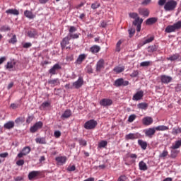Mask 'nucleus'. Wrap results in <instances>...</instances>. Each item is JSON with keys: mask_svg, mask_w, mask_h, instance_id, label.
<instances>
[{"mask_svg": "<svg viewBox=\"0 0 181 181\" xmlns=\"http://www.w3.org/2000/svg\"><path fill=\"white\" fill-rule=\"evenodd\" d=\"M143 16H149V10L148 9H144L140 12Z\"/></svg>", "mask_w": 181, "mask_h": 181, "instance_id": "nucleus-44", "label": "nucleus"}, {"mask_svg": "<svg viewBox=\"0 0 181 181\" xmlns=\"http://www.w3.org/2000/svg\"><path fill=\"white\" fill-rule=\"evenodd\" d=\"M16 63L15 62H8L6 64V69H13V66H15Z\"/></svg>", "mask_w": 181, "mask_h": 181, "instance_id": "nucleus-45", "label": "nucleus"}, {"mask_svg": "<svg viewBox=\"0 0 181 181\" xmlns=\"http://www.w3.org/2000/svg\"><path fill=\"white\" fill-rule=\"evenodd\" d=\"M1 30H3L4 32H6L8 30H11V28L8 25H4L1 27Z\"/></svg>", "mask_w": 181, "mask_h": 181, "instance_id": "nucleus-61", "label": "nucleus"}, {"mask_svg": "<svg viewBox=\"0 0 181 181\" xmlns=\"http://www.w3.org/2000/svg\"><path fill=\"white\" fill-rule=\"evenodd\" d=\"M68 36L70 39H78V34L69 33Z\"/></svg>", "mask_w": 181, "mask_h": 181, "instance_id": "nucleus-47", "label": "nucleus"}, {"mask_svg": "<svg viewBox=\"0 0 181 181\" xmlns=\"http://www.w3.org/2000/svg\"><path fill=\"white\" fill-rule=\"evenodd\" d=\"M23 47H24V49H29V47H32V43L30 42H25Z\"/></svg>", "mask_w": 181, "mask_h": 181, "instance_id": "nucleus-52", "label": "nucleus"}, {"mask_svg": "<svg viewBox=\"0 0 181 181\" xmlns=\"http://www.w3.org/2000/svg\"><path fill=\"white\" fill-rule=\"evenodd\" d=\"M128 84H129V81H124V78H122L117 79L114 83V86L115 87H121V86L125 87L128 86Z\"/></svg>", "mask_w": 181, "mask_h": 181, "instance_id": "nucleus-4", "label": "nucleus"}, {"mask_svg": "<svg viewBox=\"0 0 181 181\" xmlns=\"http://www.w3.org/2000/svg\"><path fill=\"white\" fill-rule=\"evenodd\" d=\"M103 69H104V59H101L97 62L96 71L100 73Z\"/></svg>", "mask_w": 181, "mask_h": 181, "instance_id": "nucleus-13", "label": "nucleus"}, {"mask_svg": "<svg viewBox=\"0 0 181 181\" xmlns=\"http://www.w3.org/2000/svg\"><path fill=\"white\" fill-rule=\"evenodd\" d=\"M100 105L103 107H110V105H112V100L107 98L102 99L100 101Z\"/></svg>", "mask_w": 181, "mask_h": 181, "instance_id": "nucleus-8", "label": "nucleus"}, {"mask_svg": "<svg viewBox=\"0 0 181 181\" xmlns=\"http://www.w3.org/2000/svg\"><path fill=\"white\" fill-rule=\"evenodd\" d=\"M169 127L165 125H160L156 127V131H168Z\"/></svg>", "mask_w": 181, "mask_h": 181, "instance_id": "nucleus-33", "label": "nucleus"}, {"mask_svg": "<svg viewBox=\"0 0 181 181\" xmlns=\"http://www.w3.org/2000/svg\"><path fill=\"white\" fill-rule=\"evenodd\" d=\"M121 45H122V41L119 40L116 44V52H121Z\"/></svg>", "mask_w": 181, "mask_h": 181, "instance_id": "nucleus-37", "label": "nucleus"}, {"mask_svg": "<svg viewBox=\"0 0 181 181\" xmlns=\"http://www.w3.org/2000/svg\"><path fill=\"white\" fill-rule=\"evenodd\" d=\"M48 84H51V86H59L60 81H59V78L52 79L48 81Z\"/></svg>", "mask_w": 181, "mask_h": 181, "instance_id": "nucleus-26", "label": "nucleus"}, {"mask_svg": "<svg viewBox=\"0 0 181 181\" xmlns=\"http://www.w3.org/2000/svg\"><path fill=\"white\" fill-rule=\"evenodd\" d=\"M127 179H128L127 177V176H125V175H120L119 177V178L117 179V181H126L127 180Z\"/></svg>", "mask_w": 181, "mask_h": 181, "instance_id": "nucleus-50", "label": "nucleus"}, {"mask_svg": "<svg viewBox=\"0 0 181 181\" xmlns=\"http://www.w3.org/2000/svg\"><path fill=\"white\" fill-rule=\"evenodd\" d=\"M129 16L132 19H135L134 21H133V25L136 26L137 32H141V25H142V22H144V19L139 18L136 13H130Z\"/></svg>", "mask_w": 181, "mask_h": 181, "instance_id": "nucleus-1", "label": "nucleus"}, {"mask_svg": "<svg viewBox=\"0 0 181 181\" xmlns=\"http://www.w3.org/2000/svg\"><path fill=\"white\" fill-rule=\"evenodd\" d=\"M140 170H148V165L144 161H140L139 163Z\"/></svg>", "mask_w": 181, "mask_h": 181, "instance_id": "nucleus-25", "label": "nucleus"}, {"mask_svg": "<svg viewBox=\"0 0 181 181\" xmlns=\"http://www.w3.org/2000/svg\"><path fill=\"white\" fill-rule=\"evenodd\" d=\"M124 70H125L124 66H117L114 69V71H115V73H122Z\"/></svg>", "mask_w": 181, "mask_h": 181, "instance_id": "nucleus-34", "label": "nucleus"}, {"mask_svg": "<svg viewBox=\"0 0 181 181\" xmlns=\"http://www.w3.org/2000/svg\"><path fill=\"white\" fill-rule=\"evenodd\" d=\"M179 29H181V21H178L174 23L173 25H168L165 30V32H166V33H172V32L179 30Z\"/></svg>", "mask_w": 181, "mask_h": 181, "instance_id": "nucleus-3", "label": "nucleus"}, {"mask_svg": "<svg viewBox=\"0 0 181 181\" xmlns=\"http://www.w3.org/2000/svg\"><path fill=\"white\" fill-rule=\"evenodd\" d=\"M16 165L18 166H23V165H25V160H19L16 162Z\"/></svg>", "mask_w": 181, "mask_h": 181, "instance_id": "nucleus-53", "label": "nucleus"}, {"mask_svg": "<svg viewBox=\"0 0 181 181\" xmlns=\"http://www.w3.org/2000/svg\"><path fill=\"white\" fill-rule=\"evenodd\" d=\"M16 42H18V40L16 39V35H13L11 39L9 40L8 43H12L13 45H15V43H16Z\"/></svg>", "mask_w": 181, "mask_h": 181, "instance_id": "nucleus-41", "label": "nucleus"}, {"mask_svg": "<svg viewBox=\"0 0 181 181\" xmlns=\"http://www.w3.org/2000/svg\"><path fill=\"white\" fill-rule=\"evenodd\" d=\"M61 69H62V66H60L59 64H56L49 70V74H52V75L57 74V71L58 70H60Z\"/></svg>", "mask_w": 181, "mask_h": 181, "instance_id": "nucleus-11", "label": "nucleus"}, {"mask_svg": "<svg viewBox=\"0 0 181 181\" xmlns=\"http://www.w3.org/2000/svg\"><path fill=\"white\" fill-rule=\"evenodd\" d=\"M129 35L130 37H132V35H135V29L134 28L129 29Z\"/></svg>", "mask_w": 181, "mask_h": 181, "instance_id": "nucleus-51", "label": "nucleus"}, {"mask_svg": "<svg viewBox=\"0 0 181 181\" xmlns=\"http://www.w3.org/2000/svg\"><path fill=\"white\" fill-rule=\"evenodd\" d=\"M125 139L127 141H129V139H132V140L138 139V134H134V133H130L125 136Z\"/></svg>", "mask_w": 181, "mask_h": 181, "instance_id": "nucleus-20", "label": "nucleus"}, {"mask_svg": "<svg viewBox=\"0 0 181 181\" xmlns=\"http://www.w3.org/2000/svg\"><path fill=\"white\" fill-rule=\"evenodd\" d=\"M6 13H9L10 15H19V11L16 9H8L6 11Z\"/></svg>", "mask_w": 181, "mask_h": 181, "instance_id": "nucleus-32", "label": "nucleus"}, {"mask_svg": "<svg viewBox=\"0 0 181 181\" xmlns=\"http://www.w3.org/2000/svg\"><path fill=\"white\" fill-rule=\"evenodd\" d=\"M50 105V103L49 102H44L42 105L41 107L42 108H47V107H49Z\"/></svg>", "mask_w": 181, "mask_h": 181, "instance_id": "nucleus-57", "label": "nucleus"}, {"mask_svg": "<svg viewBox=\"0 0 181 181\" xmlns=\"http://www.w3.org/2000/svg\"><path fill=\"white\" fill-rule=\"evenodd\" d=\"M156 132V129L155 127L149 128L148 129L145 130V135L148 138H152L155 133Z\"/></svg>", "mask_w": 181, "mask_h": 181, "instance_id": "nucleus-10", "label": "nucleus"}, {"mask_svg": "<svg viewBox=\"0 0 181 181\" xmlns=\"http://www.w3.org/2000/svg\"><path fill=\"white\" fill-rule=\"evenodd\" d=\"M67 170H69V172H74V170H76V165L68 167Z\"/></svg>", "mask_w": 181, "mask_h": 181, "instance_id": "nucleus-59", "label": "nucleus"}, {"mask_svg": "<svg viewBox=\"0 0 181 181\" xmlns=\"http://www.w3.org/2000/svg\"><path fill=\"white\" fill-rule=\"evenodd\" d=\"M160 78L161 83H163L164 84H168V83L172 81V77L168 76L166 75L161 76Z\"/></svg>", "mask_w": 181, "mask_h": 181, "instance_id": "nucleus-15", "label": "nucleus"}, {"mask_svg": "<svg viewBox=\"0 0 181 181\" xmlns=\"http://www.w3.org/2000/svg\"><path fill=\"white\" fill-rule=\"evenodd\" d=\"M33 121V116H28L27 119H26V122L28 124H30V122Z\"/></svg>", "mask_w": 181, "mask_h": 181, "instance_id": "nucleus-62", "label": "nucleus"}, {"mask_svg": "<svg viewBox=\"0 0 181 181\" xmlns=\"http://www.w3.org/2000/svg\"><path fill=\"white\" fill-rule=\"evenodd\" d=\"M155 39L154 37H151L150 38L146 39V40L144 41L143 45H146L147 43H151Z\"/></svg>", "mask_w": 181, "mask_h": 181, "instance_id": "nucleus-46", "label": "nucleus"}, {"mask_svg": "<svg viewBox=\"0 0 181 181\" xmlns=\"http://www.w3.org/2000/svg\"><path fill=\"white\" fill-rule=\"evenodd\" d=\"M86 59H87V54H81L78 57V58L76 61V63L77 64H81V63H83V62H84V60H86Z\"/></svg>", "mask_w": 181, "mask_h": 181, "instance_id": "nucleus-14", "label": "nucleus"}, {"mask_svg": "<svg viewBox=\"0 0 181 181\" xmlns=\"http://www.w3.org/2000/svg\"><path fill=\"white\" fill-rule=\"evenodd\" d=\"M90 50L92 53H98V52L101 50V47H100L98 45H93L90 47Z\"/></svg>", "mask_w": 181, "mask_h": 181, "instance_id": "nucleus-27", "label": "nucleus"}, {"mask_svg": "<svg viewBox=\"0 0 181 181\" xmlns=\"http://www.w3.org/2000/svg\"><path fill=\"white\" fill-rule=\"evenodd\" d=\"M142 97H144V91L139 90L134 95L133 100L134 101H139V100H142Z\"/></svg>", "mask_w": 181, "mask_h": 181, "instance_id": "nucleus-12", "label": "nucleus"}, {"mask_svg": "<svg viewBox=\"0 0 181 181\" xmlns=\"http://www.w3.org/2000/svg\"><path fill=\"white\" fill-rule=\"evenodd\" d=\"M28 37L36 38L39 36V34L36 30L33 29L28 32Z\"/></svg>", "mask_w": 181, "mask_h": 181, "instance_id": "nucleus-16", "label": "nucleus"}, {"mask_svg": "<svg viewBox=\"0 0 181 181\" xmlns=\"http://www.w3.org/2000/svg\"><path fill=\"white\" fill-rule=\"evenodd\" d=\"M35 142H37V144H42V145L46 144V140L45 138H37L35 139Z\"/></svg>", "mask_w": 181, "mask_h": 181, "instance_id": "nucleus-35", "label": "nucleus"}, {"mask_svg": "<svg viewBox=\"0 0 181 181\" xmlns=\"http://www.w3.org/2000/svg\"><path fill=\"white\" fill-rule=\"evenodd\" d=\"M42 127H43V122L40 121L38 122H36L33 127H31L30 131V132L34 134V132H36L38 129H40Z\"/></svg>", "mask_w": 181, "mask_h": 181, "instance_id": "nucleus-6", "label": "nucleus"}, {"mask_svg": "<svg viewBox=\"0 0 181 181\" xmlns=\"http://www.w3.org/2000/svg\"><path fill=\"white\" fill-rule=\"evenodd\" d=\"M107 144V141H102L99 143V148H105Z\"/></svg>", "mask_w": 181, "mask_h": 181, "instance_id": "nucleus-42", "label": "nucleus"}, {"mask_svg": "<svg viewBox=\"0 0 181 181\" xmlns=\"http://www.w3.org/2000/svg\"><path fill=\"white\" fill-rule=\"evenodd\" d=\"M54 135L55 138H60V136H62V132H60V131H55Z\"/></svg>", "mask_w": 181, "mask_h": 181, "instance_id": "nucleus-56", "label": "nucleus"}, {"mask_svg": "<svg viewBox=\"0 0 181 181\" xmlns=\"http://www.w3.org/2000/svg\"><path fill=\"white\" fill-rule=\"evenodd\" d=\"M30 152V147L25 146L22 149L21 152H20L18 154V157L23 158V156H26V155H28Z\"/></svg>", "mask_w": 181, "mask_h": 181, "instance_id": "nucleus-7", "label": "nucleus"}, {"mask_svg": "<svg viewBox=\"0 0 181 181\" xmlns=\"http://www.w3.org/2000/svg\"><path fill=\"white\" fill-rule=\"evenodd\" d=\"M95 127H97V121H95L94 119H90L86 122L84 124V128L86 129H94Z\"/></svg>", "mask_w": 181, "mask_h": 181, "instance_id": "nucleus-5", "label": "nucleus"}, {"mask_svg": "<svg viewBox=\"0 0 181 181\" xmlns=\"http://www.w3.org/2000/svg\"><path fill=\"white\" fill-rule=\"evenodd\" d=\"M180 55L179 54H175L172 56H170V57L167 58V60H170V62H175V60H177V59H179Z\"/></svg>", "mask_w": 181, "mask_h": 181, "instance_id": "nucleus-31", "label": "nucleus"}, {"mask_svg": "<svg viewBox=\"0 0 181 181\" xmlns=\"http://www.w3.org/2000/svg\"><path fill=\"white\" fill-rule=\"evenodd\" d=\"M141 67H149L151 66V62L150 61H146L143 62L140 64Z\"/></svg>", "mask_w": 181, "mask_h": 181, "instance_id": "nucleus-39", "label": "nucleus"}, {"mask_svg": "<svg viewBox=\"0 0 181 181\" xmlns=\"http://www.w3.org/2000/svg\"><path fill=\"white\" fill-rule=\"evenodd\" d=\"M142 122L144 125H151L153 122V119L151 117H146L143 119Z\"/></svg>", "mask_w": 181, "mask_h": 181, "instance_id": "nucleus-17", "label": "nucleus"}, {"mask_svg": "<svg viewBox=\"0 0 181 181\" xmlns=\"http://www.w3.org/2000/svg\"><path fill=\"white\" fill-rule=\"evenodd\" d=\"M92 9H97L98 8H100V4L98 3H93L91 5Z\"/></svg>", "mask_w": 181, "mask_h": 181, "instance_id": "nucleus-54", "label": "nucleus"}, {"mask_svg": "<svg viewBox=\"0 0 181 181\" xmlns=\"http://www.w3.org/2000/svg\"><path fill=\"white\" fill-rule=\"evenodd\" d=\"M15 127V122L13 121H9L7 122L6 124H4V127L5 129H12Z\"/></svg>", "mask_w": 181, "mask_h": 181, "instance_id": "nucleus-19", "label": "nucleus"}, {"mask_svg": "<svg viewBox=\"0 0 181 181\" xmlns=\"http://www.w3.org/2000/svg\"><path fill=\"white\" fill-rule=\"evenodd\" d=\"M168 152L166 150H164L162 153L160 154V158H166V156L168 155Z\"/></svg>", "mask_w": 181, "mask_h": 181, "instance_id": "nucleus-48", "label": "nucleus"}, {"mask_svg": "<svg viewBox=\"0 0 181 181\" xmlns=\"http://www.w3.org/2000/svg\"><path fill=\"white\" fill-rule=\"evenodd\" d=\"M24 15L25 16H26V18H28V19H33L35 18V15H33V13L28 10L24 12Z\"/></svg>", "mask_w": 181, "mask_h": 181, "instance_id": "nucleus-28", "label": "nucleus"}, {"mask_svg": "<svg viewBox=\"0 0 181 181\" xmlns=\"http://www.w3.org/2000/svg\"><path fill=\"white\" fill-rule=\"evenodd\" d=\"M138 144L141 146V149H143V151H145V149L148 148V143L146 141H144V140L139 139Z\"/></svg>", "mask_w": 181, "mask_h": 181, "instance_id": "nucleus-21", "label": "nucleus"}, {"mask_svg": "<svg viewBox=\"0 0 181 181\" xmlns=\"http://www.w3.org/2000/svg\"><path fill=\"white\" fill-rule=\"evenodd\" d=\"M8 152L0 153V158H8Z\"/></svg>", "mask_w": 181, "mask_h": 181, "instance_id": "nucleus-64", "label": "nucleus"}, {"mask_svg": "<svg viewBox=\"0 0 181 181\" xmlns=\"http://www.w3.org/2000/svg\"><path fill=\"white\" fill-rule=\"evenodd\" d=\"M151 0H144L141 2V5H143L144 6H146V5H149V4H151Z\"/></svg>", "mask_w": 181, "mask_h": 181, "instance_id": "nucleus-55", "label": "nucleus"}, {"mask_svg": "<svg viewBox=\"0 0 181 181\" xmlns=\"http://www.w3.org/2000/svg\"><path fill=\"white\" fill-rule=\"evenodd\" d=\"M166 2V0H158V5L159 6H163V5H165Z\"/></svg>", "mask_w": 181, "mask_h": 181, "instance_id": "nucleus-58", "label": "nucleus"}, {"mask_svg": "<svg viewBox=\"0 0 181 181\" xmlns=\"http://www.w3.org/2000/svg\"><path fill=\"white\" fill-rule=\"evenodd\" d=\"M55 160L58 162V163H66V161L67 160V158L66 156H60V157H57L55 158Z\"/></svg>", "mask_w": 181, "mask_h": 181, "instance_id": "nucleus-24", "label": "nucleus"}, {"mask_svg": "<svg viewBox=\"0 0 181 181\" xmlns=\"http://www.w3.org/2000/svg\"><path fill=\"white\" fill-rule=\"evenodd\" d=\"M138 74H139V71H134L131 74V77H136V76H138Z\"/></svg>", "mask_w": 181, "mask_h": 181, "instance_id": "nucleus-60", "label": "nucleus"}, {"mask_svg": "<svg viewBox=\"0 0 181 181\" xmlns=\"http://www.w3.org/2000/svg\"><path fill=\"white\" fill-rule=\"evenodd\" d=\"M15 122L16 124H21V122H23V118L22 117H18L15 120Z\"/></svg>", "mask_w": 181, "mask_h": 181, "instance_id": "nucleus-63", "label": "nucleus"}, {"mask_svg": "<svg viewBox=\"0 0 181 181\" xmlns=\"http://www.w3.org/2000/svg\"><path fill=\"white\" fill-rule=\"evenodd\" d=\"M158 21V18H150L146 20V25H153V23H156Z\"/></svg>", "mask_w": 181, "mask_h": 181, "instance_id": "nucleus-29", "label": "nucleus"}, {"mask_svg": "<svg viewBox=\"0 0 181 181\" xmlns=\"http://www.w3.org/2000/svg\"><path fill=\"white\" fill-rule=\"evenodd\" d=\"M176 6H177V1L175 0H169L164 5V9L167 12L175 11V9H176Z\"/></svg>", "mask_w": 181, "mask_h": 181, "instance_id": "nucleus-2", "label": "nucleus"}, {"mask_svg": "<svg viewBox=\"0 0 181 181\" xmlns=\"http://www.w3.org/2000/svg\"><path fill=\"white\" fill-rule=\"evenodd\" d=\"M156 50H158V48H156V45H150L148 47V52H156Z\"/></svg>", "mask_w": 181, "mask_h": 181, "instance_id": "nucleus-38", "label": "nucleus"}, {"mask_svg": "<svg viewBox=\"0 0 181 181\" xmlns=\"http://www.w3.org/2000/svg\"><path fill=\"white\" fill-rule=\"evenodd\" d=\"M138 108L140 110H146L148 108V104L146 103H139L137 105Z\"/></svg>", "mask_w": 181, "mask_h": 181, "instance_id": "nucleus-36", "label": "nucleus"}, {"mask_svg": "<svg viewBox=\"0 0 181 181\" xmlns=\"http://www.w3.org/2000/svg\"><path fill=\"white\" fill-rule=\"evenodd\" d=\"M71 116V110H66L64 112V114L61 116V118H62V119H66V118H70Z\"/></svg>", "mask_w": 181, "mask_h": 181, "instance_id": "nucleus-22", "label": "nucleus"}, {"mask_svg": "<svg viewBox=\"0 0 181 181\" xmlns=\"http://www.w3.org/2000/svg\"><path fill=\"white\" fill-rule=\"evenodd\" d=\"M181 146V140H178L175 141V144H173V146L170 147V149H179Z\"/></svg>", "mask_w": 181, "mask_h": 181, "instance_id": "nucleus-30", "label": "nucleus"}, {"mask_svg": "<svg viewBox=\"0 0 181 181\" xmlns=\"http://www.w3.org/2000/svg\"><path fill=\"white\" fill-rule=\"evenodd\" d=\"M69 42H70V37L69 36L65 37L61 42V46L62 49H64V47H66V46L69 45Z\"/></svg>", "mask_w": 181, "mask_h": 181, "instance_id": "nucleus-18", "label": "nucleus"}, {"mask_svg": "<svg viewBox=\"0 0 181 181\" xmlns=\"http://www.w3.org/2000/svg\"><path fill=\"white\" fill-rule=\"evenodd\" d=\"M39 175L38 171H32L28 174L29 180H32V179H35V177H37Z\"/></svg>", "mask_w": 181, "mask_h": 181, "instance_id": "nucleus-23", "label": "nucleus"}, {"mask_svg": "<svg viewBox=\"0 0 181 181\" xmlns=\"http://www.w3.org/2000/svg\"><path fill=\"white\" fill-rule=\"evenodd\" d=\"M135 118H136V115H131L128 119L129 122H134V120L135 119Z\"/></svg>", "mask_w": 181, "mask_h": 181, "instance_id": "nucleus-49", "label": "nucleus"}, {"mask_svg": "<svg viewBox=\"0 0 181 181\" xmlns=\"http://www.w3.org/2000/svg\"><path fill=\"white\" fill-rule=\"evenodd\" d=\"M178 153H179V151H177L176 150L171 151V158H173V159H175V158H176V156H177Z\"/></svg>", "mask_w": 181, "mask_h": 181, "instance_id": "nucleus-43", "label": "nucleus"}, {"mask_svg": "<svg viewBox=\"0 0 181 181\" xmlns=\"http://www.w3.org/2000/svg\"><path fill=\"white\" fill-rule=\"evenodd\" d=\"M83 84H84V81L83 80V78L79 77L76 81L73 83V87H74V88L78 89L82 87Z\"/></svg>", "mask_w": 181, "mask_h": 181, "instance_id": "nucleus-9", "label": "nucleus"}, {"mask_svg": "<svg viewBox=\"0 0 181 181\" xmlns=\"http://www.w3.org/2000/svg\"><path fill=\"white\" fill-rule=\"evenodd\" d=\"M172 134H173V135H177V134H181V127L180 128H179V127L173 128Z\"/></svg>", "mask_w": 181, "mask_h": 181, "instance_id": "nucleus-40", "label": "nucleus"}]
</instances>
